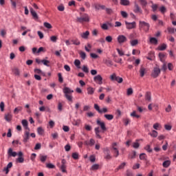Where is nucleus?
<instances>
[{
  "label": "nucleus",
  "instance_id": "obj_1",
  "mask_svg": "<svg viewBox=\"0 0 176 176\" xmlns=\"http://www.w3.org/2000/svg\"><path fill=\"white\" fill-rule=\"evenodd\" d=\"M162 72V69L159 67L158 65H155V67H153V72H151V76L155 79V78H157L160 75V73Z\"/></svg>",
  "mask_w": 176,
  "mask_h": 176
},
{
  "label": "nucleus",
  "instance_id": "obj_2",
  "mask_svg": "<svg viewBox=\"0 0 176 176\" xmlns=\"http://www.w3.org/2000/svg\"><path fill=\"white\" fill-rule=\"evenodd\" d=\"M76 21L77 23H89L90 16L87 14H84L82 17H78Z\"/></svg>",
  "mask_w": 176,
  "mask_h": 176
},
{
  "label": "nucleus",
  "instance_id": "obj_3",
  "mask_svg": "<svg viewBox=\"0 0 176 176\" xmlns=\"http://www.w3.org/2000/svg\"><path fill=\"white\" fill-rule=\"evenodd\" d=\"M110 79L112 82H117L118 83H123V78L116 76V73H113L110 76Z\"/></svg>",
  "mask_w": 176,
  "mask_h": 176
},
{
  "label": "nucleus",
  "instance_id": "obj_4",
  "mask_svg": "<svg viewBox=\"0 0 176 176\" xmlns=\"http://www.w3.org/2000/svg\"><path fill=\"white\" fill-rule=\"evenodd\" d=\"M140 25L141 28H144V31L146 32H148L149 31V23L145 22V21H140Z\"/></svg>",
  "mask_w": 176,
  "mask_h": 176
},
{
  "label": "nucleus",
  "instance_id": "obj_5",
  "mask_svg": "<svg viewBox=\"0 0 176 176\" xmlns=\"http://www.w3.org/2000/svg\"><path fill=\"white\" fill-rule=\"evenodd\" d=\"M104 153L105 155L104 159L106 160H111V159H112V156L111 155V151L108 148L104 149Z\"/></svg>",
  "mask_w": 176,
  "mask_h": 176
},
{
  "label": "nucleus",
  "instance_id": "obj_6",
  "mask_svg": "<svg viewBox=\"0 0 176 176\" xmlns=\"http://www.w3.org/2000/svg\"><path fill=\"white\" fill-rule=\"evenodd\" d=\"M96 123L98 126H100L101 130L102 131V133L107 131V126H105V122H101V120H97Z\"/></svg>",
  "mask_w": 176,
  "mask_h": 176
},
{
  "label": "nucleus",
  "instance_id": "obj_7",
  "mask_svg": "<svg viewBox=\"0 0 176 176\" xmlns=\"http://www.w3.org/2000/svg\"><path fill=\"white\" fill-rule=\"evenodd\" d=\"M117 41L120 44L124 43L125 42H127V37L124 35H119L117 38Z\"/></svg>",
  "mask_w": 176,
  "mask_h": 176
},
{
  "label": "nucleus",
  "instance_id": "obj_8",
  "mask_svg": "<svg viewBox=\"0 0 176 176\" xmlns=\"http://www.w3.org/2000/svg\"><path fill=\"white\" fill-rule=\"evenodd\" d=\"M94 80L96 82V83H98V85H102V76H101L100 74L94 76Z\"/></svg>",
  "mask_w": 176,
  "mask_h": 176
},
{
  "label": "nucleus",
  "instance_id": "obj_9",
  "mask_svg": "<svg viewBox=\"0 0 176 176\" xmlns=\"http://www.w3.org/2000/svg\"><path fill=\"white\" fill-rule=\"evenodd\" d=\"M133 12L134 13H139L140 14H142V9H141V7H140L137 3H135Z\"/></svg>",
  "mask_w": 176,
  "mask_h": 176
},
{
  "label": "nucleus",
  "instance_id": "obj_10",
  "mask_svg": "<svg viewBox=\"0 0 176 176\" xmlns=\"http://www.w3.org/2000/svg\"><path fill=\"white\" fill-rule=\"evenodd\" d=\"M30 10L34 20L38 21L39 19V16H38L36 12L34 10V8H30Z\"/></svg>",
  "mask_w": 176,
  "mask_h": 176
},
{
  "label": "nucleus",
  "instance_id": "obj_11",
  "mask_svg": "<svg viewBox=\"0 0 176 176\" xmlns=\"http://www.w3.org/2000/svg\"><path fill=\"white\" fill-rule=\"evenodd\" d=\"M139 74L141 78H144L145 76V74H146V68L144 67V65L140 66V69L139 70Z\"/></svg>",
  "mask_w": 176,
  "mask_h": 176
},
{
  "label": "nucleus",
  "instance_id": "obj_12",
  "mask_svg": "<svg viewBox=\"0 0 176 176\" xmlns=\"http://www.w3.org/2000/svg\"><path fill=\"white\" fill-rule=\"evenodd\" d=\"M125 24L128 30H133V28H135L136 27L135 21H133L132 23H129L127 21H125Z\"/></svg>",
  "mask_w": 176,
  "mask_h": 176
},
{
  "label": "nucleus",
  "instance_id": "obj_13",
  "mask_svg": "<svg viewBox=\"0 0 176 176\" xmlns=\"http://www.w3.org/2000/svg\"><path fill=\"white\" fill-rule=\"evenodd\" d=\"M28 140H30V131H26L23 136V142L24 144H27V142H28Z\"/></svg>",
  "mask_w": 176,
  "mask_h": 176
},
{
  "label": "nucleus",
  "instance_id": "obj_14",
  "mask_svg": "<svg viewBox=\"0 0 176 176\" xmlns=\"http://www.w3.org/2000/svg\"><path fill=\"white\" fill-rule=\"evenodd\" d=\"M21 123L25 130H28V131H30V128L28 127V121L27 120H23L21 121Z\"/></svg>",
  "mask_w": 176,
  "mask_h": 176
},
{
  "label": "nucleus",
  "instance_id": "obj_15",
  "mask_svg": "<svg viewBox=\"0 0 176 176\" xmlns=\"http://www.w3.org/2000/svg\"><path fill=\"white\" fill-rule=\"evenodd\" d=\"M63 93L64 94H71V93H74V90L69 89L68 87H65L63 88Z\"/></svg>",
  "mask_w": 176,
  "mask_h": 176
},
{
  "label": "nucleus",
  "instance_id": "obj_16",
  "mask_svg": "<svg viewBox=\"0 0 176 176\" xmlns=\"http://www.w3.org/2000/svg\"><path fill=\"white\" fill-rule=\"evenodd\" d=\"M8 156H12L13 157H16V156H17V153H16V151H13V149H12V148H10L8 149Z\"/></svg>",
  "mask_w": 176,
  "mask_h": 176
},
{
  "label": "nucleus",
  "instance_id": "obj_17",
  "mask_svg": "<svg viewBox=\"0 0 176 176\" xmlns=\"http://www.w3.org/2000/svg\"><path fill=\"white\" fill-rule=\"evenodd\" d=\"M89 35H90V32L86 31L80 34L81 38L82 39H89Z\"/></svg>",
  "mask_w": 176,
  "mask_h": 176
},
{
  "label": "nucleus",
  "instance_id": "obj_18",
  "mask_svg": "<svg viewBox=\"0 0 176 176\" xmlns=\"http://www.w3.org/2000/svg\"><path fill=\"white\" fill-rule=\"evenodd\" d=\"M100 126L95 128V133L96 135V138H99V140H101L102 138L101 137V135H100Z\"/></svg>",
  "mask_w": 176,
  "mask_h": 176
},
{
  "label": "nucleus",
  "instance_id": "obj_19",
  "mask_svg": "<svg viewBox=\"0 0 176 176\" xmlns=\"http://www.w3.org/2000/svg\"><path fill=\"white\" fill-rule=\"evenodd\" d=\"M145 100L146 101H148V102H151V101H152V96L151 95V92L148 91L146 93Z\"/></svg>",
  "mask_w": 176,
  "mask_h": 176
},
{
  "label": "nucleus",
  "instance_id": "obj_20",
  "mask_svg": "<svg viewBox=\"0 0 176 176\" xmlns=\"http://www.w3.org/2000/svg\"><path fill=\"white\" fill-rule=\"evenodd\" d=\"M158 56H159L160 60L162 63L166 62V59H164V57H166V55L160 52Z\"/></svg>",
  "mask_w": 176,
  "mask_h": 176
},
{
  "label": "nucleus",
  "instance_id": "obj_21",
  "mask_svg": "<svg viewBox=\"0 0 176 176\" xmlns=\"http://www.w3.org/2000/svg\"><path fill=\"white\" fill-rule=\"evenodd\" d=\"M37 133L39 134V135H43L45 134V130H43V128L42 126H39L37 128Z\"/></svg>",
  "mask_w": 176,
  "mask_h": 176
},
{
  "label": "nucleus",
  "instance_id": "obj_22",
  "mask_svg": "<svg viewBox=\"0 0 176 176\" xmlns=\"http://www.w3.org/2000/svg\"><path fill=\"white\" fill-rule=\"evenodd\" d=\"M120 5L123 6H129L130 5V1L129 0H120Z\"/></svg>",
  "mask_w": 176,
  "mask_h": 176
},
{
  "label": "nucleus",
  "instance_id": "obj_23",
  "mask_svg": "<svg viewBox=\"0 0 176 176\" xmlns=\"http://www.w3.org/2000/svg\"><path fill=\"white\" fill-rule=\"evenodd\" d=\"M140 2L142 8L145 9V8H146V5H148V1H146V0H140Z\"/></svg>",
  "mask_w": 176,
  "mask_h": 176
},
{
  "label": "nucleus",
  "instance_id": "obj_24",
  "mask_svg": "<svg viewBox=\"0 0 176 176\" xmlns=\"http://www.w3.org/2000/svg\"><path fill=\"white\" fill-rule=\"evenodd\" d=\"M171 164V162L170 160H166L163 162L162 166L165 168H167Z\"/></svg>",
  "mask_w": 176,
  "mask_h": 176
},
{
  "label": "nucleus",
  "instance_id": "obj_25",
  "mask_svg": "<svg viewBox=\"0 0 176 176\" xmlns=\"http://www.w3.org/2000/svg\"><path fill=\"white\" fill-rule=\"evenodd\" d=\"M4 119L7 122H10L12 120V114H10V113L5 114Z\"/></svg>",
  "mask_w": 176,
  "mask_h": 176
},
{
  "label": "nucleus",
  "instance_id": "obj_26",
  "mask_svg": "<svg viewBox=\"0 0 176 176\" xmlns=\"http://www.w3.org/2000/svg\"><path fill=\"white\" fill-rule=\"evenodd\" d=\"M163 65L161 67V71H163V72H166V71H167V63L166 62H162Z\"/></svg>",
  "mask_w": 176,
  "mask_h": 176
},
{
  "label": "nucleus",
  "instance_id": "obj_27",
  "mask_svg": "<svg viewBox=\"0 0 176 176\" xmlns=\"http://www.w3.org/2000/svg\"><path fill=\"white\" fill-rule=\"evenodd\" d=\"M12 72L14 74H15L16 76H20V70L19 68H14L12 69Z\"/></svg>",
  "mask_w": 176,
  "mask_h": 176
},
{
  "label": "nucleus",
  "instance_id": "obj_28",
  "mask_svg": "<svg viewBox=\"0 0 176 176\" xmlns=\"http://www.w3.org/2000/svg\"><path fill=\"white\" fill-rule=\"evenodd\" d=\"M150 43H152L153 45H157V38L155 37L150 38Z\"/></svg>",
  "mask_w": 176,
  "mask_h": 176
},
{
  "label": "nucleus",
  "instance_id": "obj_29",
  "mask_svg": "<svg viewBox=\"0 0 176 176\" xmlns=\"http://www.w3.org/2000/svg\"><path fill=\"white\" fill-rule=\"evenodd\" d=\"M98 168H100V165L98 164H95L92 165V166L91 167V170L92 171H95L96 170H98Z\"/></svg>",
  "mask_w": 176,
  "mask_h": 176
},
{
  "label": "nucleus",
  "instance_id": "obj_30",
  "mask_svg": "<svg viewBox=\"0 0 176 176\" xmlns=\"http://www.w3.org/2000/svg\"><path fill=\"white\" fill-rule=\"evenodd\" d=\"M104 64H106L107 67H112V65H113V62H112L111 60H106L104 61Z\"/></svg>",
  "mask_w": 176,
  "mask_h": 176
},
{
  "label": "nucleus",
  "instance_id": "obj_31",
  "mask_svg": "<svg viewBox=\"0 0 176 176\" xmlns=\"http://www.w3.org/2000/svg\"><path fill=\"white\" fill-rule=\"evenodd\" d=\"M159 50H160L161 52H163V50H166V49H167V45H166L165 43L162 44V45L158 47Z\"/></svg>",
  "mask_w": 176,
  "mask_h": 176
},
{
  "label": "nucleus",
  "instance_id": "obj_32",
  "mask_svg": "<svg viewBox=\"0 0 176 176\" xmlns=\"http://www.w3.org/2000/svg\"><path fill=\"white\" fill-rule=\"evenodd\" d=\"M88 94L93 95L94 94V88L89 87L87 88Z\"/></svg>",
  "mask_w": 176,
  "mask_h": 176
},
{
  "label": "nucleus",
  "instance_id": "obj_33",
  "mask_svg": "<svg viewBox=\"0 0 176 176\" xmlns=\"http://www.w3.org/2000/svg\"><path fill=\"white\" fill-rule=\"evenodd\" d=\"M72 42L73 45H76V46H79V45H80V41L78 38L72 40Z\"/></svg>",
  "mask_w": 176,
  "mask_h": 176
},
{
  "label": "nucleus",
  "instance_id": "obj_34",
  "mask_svg": "<svg viewBox=\"0 0 176 176\" xmlns=\"http://www.w3.org/2000/svg\"><path fill=\"white\" fill-rule=\"evenodd\" d=\"M130 44L132 46H137V45H138V40H137V39L131 40Z\"/></svg>",
  "mask_w": 176,
  "mask_h": 176
},
{
  "label": "nucleus",
  "instance_id": "obj_35",
  "mask_svg": "<svg viewBox=\"0 0 176 176\" xmlns=\"http://www.w3.org/2000/svg\"><path fill=\"white\" fill-rule=\"evenodd\" d=\"M104 118L107 120H112V119H113V115H112V114H105Z\"/></svg>",
  "mask_w": 176,
  "mask_h": 176
},
{
  "label": "nucleus",
  "instance_id": "obj_36",
  "mask_svg": "<svg viewBox=\"0 0 176 176\" xmlns=\"http://www.w3.org/2000/svg\"><path fill=\"white\" fill-rule=\"evenodd\" d=\"M160 12H161V13H162V14H164V13H166V12H167V8H166L165 6H162L160 8Z\"/></svg>",
  "mask_w": 176,
  "mask_h": 176
},
{
  "label": "nucleus",
  "instance_id": "obj_37",
  "mask_svg": "<svg viewBox=\"0 0 176 176\" xmlns=\"http://www.w3.org/2000/svg\"><path fill=\"white\" fill-rule=\"evenodd\" d=\"M43 25L44 27H45V28H47L48 30H51V28H53V27L52 26V24L47 22H45L43 23Z\"/></svg>",
  "mask_w": 176,
  "mask_h": 176
},
{
  "label": "nucleus",
  "instance_id": "obj_38",
  "mask_svg": "<svg viewBox=\"0 0 176 176\" xmlns=\"http://www.w3.org/2000/svg\"><path fill=\"white\" fill-rule=\"evenodd\" d=\"M72 157L74 159V160H78L79 159V153H73L72 155Z\"/></svg>",
  "mask_w": 176,
  "mask_h": 176
},
{
  "label": "nucleus",
  "instance_id": "obj_39",
  "mask_svg": "<svg viewBox=\"0 0 176 176\" xmlns=\"http://www.w3.org/2000/svg\"><path fill=\"white\" fill-rule=\"evenodd\" d=\"M47 159V155H41L40 160L42 163H45Z\"/></svg>",
  "mask_w": 176,
  "mask_h": 176
},
{
  "label": "nucleus",
  "instance_id": "obj_40",
  "mask_svg": "<svg viewBox=\"0 0 176 176\" xmlns=\"http://www.w3.org/2000/svg\"><path fill=\"white\" fill-rule=\"evenodd\" d=\"M120 13H121V16L124 19H127V17L129 16V14H127L126 11H121Z\"/></svg>",
  "mask_w": 176,
  "mask_h": 176
},
{
  "label": "nucleus",
  "instance_id": "obj_41",
  "mask_svg": "<svg viewBox=\"0 0 176 176\" xmlns=\"http://www.w3.org/2000/svg\"><path fill=\"white\" fill-rule=\"evenodd\" d=\"M23 111V107H18L14 109V113H18L19 112Z\"/></svg>",
  "mask_w": 176,
  "mask_h": 176
},
{
  "label": "nucleus",
  "instance_id": "obj_42",
  "mask_svg": "<svg viewBox=\"0 0 176 176\" xmlns=\"http://www.w3.org/2000/svg\"><path fill=\"white\" fill-rule=\"evenodd\" d=\"M145 151H147V152H148V153H151L153 152L152 148H151V145L148 144L146 145V146L144 147Z\"/></svg>",
  "mask_w": 176,
  "mask_h": 176
},
{
  "label": "nucleus",
  "instance_id": "obj_43",
  "mask_svg": "<svg viewBox=\"0 0 176 176\" xmlns=\"http://www.w3.org/2000/svg\"><path fill=\"white\" fill-rule=\"evenodd\" d=\"M135 156H137V152L135 151H133L132 153V155H129V159H135Z\"/></svg>",
  "mask_w": 176,
  "mask_h": 176
},
{
  "label": "nucleus",
  "instance_id": "obj_44",
  "mask_svg": "<svg viewBox=\"0 0 176 176\" xmlns=\"http://www.w3.org/2000/svg\"><path fill=\"white\" fill-rule=\"evenodd\" d=\"M74 65H76V67H77L78 68H80V60H79L78 59H76L74 61Z\"/></svg>",
  "mask_w": 176,
  "mask_h": 176
},
{
  "label": "nucleus",
  "instance_id": "obj_45",
  "mask_svg": "<svg viewBox=\"0 0 176 176\" xmlns=\"http://www.w3.org/2000/svg\"><path fill=\"white\" fill-rule=\"evenodd\" d=\"M94 109H96V111H98L99 113H102V110L100 109V106H98V104H95Z\"/></svg>",
  "mask_w": 176,
  "mask_h": 176
},
{
  "label": "nucleus",
  "instance_id": "obj_46",
  "mask_svg": "<svg viewBox=\"0 0 176 176\" xmlns=\"http://www.w3.org/2000/svg\"><path fill=\"white\" fill-rule=\"evenodd\" d=\"M150 135L151 137H153V138H156V137H157V131H156L155 130H153L152 133H150Z\"/></svg>",
  "mask_w": 176,
  "mask_h": 176
},
{
  "label": "nucleus",
  "instance_id": "obj_47",
  "mask_svg": "<svg viewBox=\"0 0 176 176\" xmlns=\"http://www.w3.org/2000/svg\"><path fill=\"white\" fill-rule=\"evenodd\" d=\"M41 63H43V64L44 65H46V67H50V65H49V64L50 63V61H49L47 60L43 59V60H41Z\"/></svg>",
  "mask_w": 176,
  "mask_h": 176
},
{
  "label": "nucleus",
  "instance_id": "obj_48",
  "mask_svg": "<svg viewBox=\"0 0 176 176\" xmlns=\"http://www.w3.org/2000/svg\"><path fill=\"white\" fill-rule=\"evenodd\" d=\"M58 82L60 83H63V82H64V79L63 78V76L61 75V73H58Z\"/></svg>",
  "mask_w": 176,
  "mask_h": 176
},
{
  "label": "nucleus",
  "instance_id": "obj_49",
  "mask_svg": "<svg viewBox=\"0 0 176 176\" xmlns=\"http://www.w3.org/2000/svg\"><path fill=\"white\" fill-rule=\"evenodd\" d=\"M65 98H67V100L68 101H70V102H72V96H71L69 94H65Z\"/></svg>",
  "mask_w": 176,
  "mask_h": 176
},
{
  "label": "nucleus",
  "instance_id": "obj_50",
  "mask_svg": "<svg viewBox=\"0 0 176 176\" xmlns=\"http://www.w3.org/2000/svg\"><path fill=\"white\" fill-rule=\"evenodd\" d=\"M140 160H146V156L145 155V153H141L139 156Z\"/></svg>",
  "mask_w": 176,
  "mask_h": 176
},
{
  "label": "nucleus",
  "instance_id": "obj_51",
  "mask_svg": "<svg viewBox=\"0 0 176 176\" xmlns=\"http://www.w3.org/2000/svg\"><path fill=\"white\" fill-rule=\"evenodd\" d=\"M133 93V88H129L126 91V96H131Z\"/></svg>",
  "mask_w": 176,
  "mask_h": 176
},
{
  "label": "nucleus",
  "instance_id": "obj_52",
  "mask_svg": "<svg viewBox=\"0 0 176 176\" xmlns=\"http://www.w3.org/2000/svg\"><path fill=\"white\" fill-rule=\"evenodd\" d=\"M126 166V162H123L117 168V170L118 171V170H122L123 168H124V166Z\"/></svg>",
  "mask_w": 176,
  "mask_h": 176
},
{
  "label": "nucleus",
  "instance_id": "obj_53",
  "mask_svg": "<svg viewBox=\"0 0 176 176\" xmlns=\"http://www.w3.org/2000/svg\"><path fill=\"white\" fill-rule=\"evenodd\" d=\"M133 147L135 149H138L140 148V143H138V142H133Z\"/></svg>",
  "mask_w": 176,
  "mask_h": 176
},
{
  "label": "nucleus",
  "instance_id": "obj_54",
  "mask_svg": "<svg viewBox=\"0 0 176 176\" xmlns=\"http://www.w3.org/2000/svg\"><path fill=\"white\" fill-rule=\"evenodd\" d=\"M82 71H83V72H85V74H89V68H87V66L86 65L82 66Z\"/></svg>",
  "mask_w": 176,
  "mask_h": 176
},
{
  "label": "nucleus",
  "instance_id": "obj_55",
  "mask_svg": "<svg viewBox=\"0 0 176 176\" xmlns=\"http://www.w3.org/2000/svg\"><path fill=\"white\" fill-rule=\"evenodd\" d=\"M168 69L169 71H173V69H174V65H173V63H168Z\"/></svg>",
  "mask_w": 176,
  "mask_h": 176
},
{
  "label": "nucleus",
  "instance_id": "obj_56",
  "mask_svg": "<svg viewBox=\"0 0 176 176\" xmlns=\"http://www.w3.org/2000/svg\"><path fill=\"white\" fill-rule=\"evenodd\" d=\"M168 32L169 34H175V29H174L173 28H168Z\"/></svg>",
  "mask_w": 176,
  "mask_h": 176
},
{
  "label": "nucleus",
  "instance_id": "obj_57",
  "mask_svg": "<svg viewBox=\"0 0 176 176\" xmlns=\"http://www.w3.org/2000/svg\"><path fill=\"white\" fill-rule=\"evenodd\" d=\"M105 41L109 43H111V42H112V37L111 36H107L105 38Z\"/></svg>",
  "mask_w": 176,
  "mask_h": 176
},
{
  "label": "nucleus",
  "instance_id": "obj_58",
  "mask_svg": "<svg viewBox=\"0 0 176 176\" xmlns=\"http://www.w3.org/2000/svg\"><path fill=\"white\" fill-rule=\"evenodd\" d=\"M16 162H18L19 163H24V157H19L16 159Z\"/></svg>",
  "mask_w": 176,
  "mask_h": 176
},
{
  "label": "nucleus",
  "instance_id": "obj_59",
  "mask_svg": "<svg viewBox=\"0 0 176 176\" xmlns=\"http://www.w3.org/2000/svg\"><path fill=\"white\" fill-rule=\"evenodd\" d=\"M52 137L53 140H57V138H58V133H52Z\"/></svg>",
  "mask_w": 176,
  "mask_h": 176
},
{
  "label": "nucleus",
  "instance_id": "obj_60",
  "mask_svg": "<svg viewBox=\"0 0 176 176\" xmlns=\"http://www.w3.org/2000/svg\"><path fill=\"white\" fill-rule=\"evenodd\" d=\"M131 116H133V118H137L138 119V118H140V115H137L135 111H133L131 113Z\"/></svg>",
  "mask_w": 176,
  "mask_h": 176
},
{
  "label": "nucleus",
  "instance_id": "obj_61",
  "mask_svg": "<svg viewBox=\"0 0 176 176\" xmlns=\"http://www.w3.org/2000/svg\"><path fill=\"white\" fill-rule=\"evenodd\" d=\"M46 167L47 168H55L56 166L53 164L49 163L46 164Z\"/></svg>",
  "mask_w": 176,
  "mask_h": 176
},
{
  "label": "nucleus",
  "instance_id": "obj_62",
  "mask_svg": "<svg viewBox=\"0 0 176 176\" xmlns=\"http://www.w3.org/2000/svg\"><path fill=\"white\" fill-rule=\"evenodd\" d=\"M80 56L82 60H85L86 58V53L84 52H80Z\"/></svg>",
  "mask_w": 176,
  "mask_h": 176
},
{
  "label": "nucleus",
  "instance_id": "obj_63",
  "mask_svg": "<svg viewBox=\"0 0 176 176\" xmlns=\"http://www.w3.org/2000/svg\"><path fill=\"white\" fill-rule=\"evenodd\" d=\"M151 8L153 9V12H156V10H157L158 6L157 4H153Z\"/></svg>",
  "mask_w": 176,
  "mask_h": 176
},
{
  "label": "nucleus",
  "instance_id": "obj_64",
  "mask_svg": "<svg viewBox=\"0 0 176 176\" xmlns=\"http://www.w3.org/2000/svg\"><path fill=\"white\" fill-rule=\"evenodd\" d=\"M51 42H57V36H52L50 37Z\"/></svg>",
  "mask_w": 176,
  "mask_h": 176
}]
</instances>
